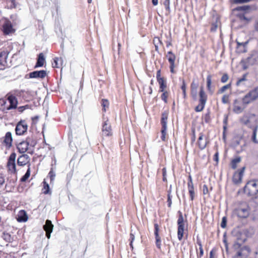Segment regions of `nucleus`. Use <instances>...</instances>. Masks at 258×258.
<instances>
[{"label": "nucleus", "instance_id": "obj_28", "mask_svg": "<svg viewBox=\"0 0 258 258\" xmlns=\"http://www.w3.org/2000/svg\"><path fill=\"white\" fill-rule=\"evenodd\" d=\"M236 42L237 44L236 50L238 52L243 53L246 51V46L247 44V42H240L237 40V39H236Z\"/></svg>", "mask_w": 258, "mask_h": 258}, {"label": "nucleus", "instance_id": "obj_22", "mask_svg": "<svg viewBox=\"0 0 258 258\" xmlns=\"http://www.w3.org/2000/svg\"><path fill=\"white\" fill-rule=\"evenodd\" d=\"M256 124L253 125V126H249V128L252 130V133L249 136L251 141L255 144H258V139L256 138L257 130H258V125L257 124V120L255 119V120Z\"/></svg>", "mask_w": 258, "mask_h": 258}, {"label": "nucleus", "instance_id": "obj_61", "mask_svg": "<svg viewBox=\"0 0 258 258\" xmlns=\"http://www.w3.org/2000/svg\"><path fill=\"white\" fill-rule=\"evenodd\" d=\"M217 25L216 23H212V26L211 28V31L213 32L215 31L217 28Z\"/></svg>", "mask_w": 258, "mask_h": 258}, {"label": "nucleus", "instance_id": "obj_17", "mask_svg": "<svg viewBox=\"0 0 258 258\" xmlns=\"http://www.w3.org/2000/svg\"><path fill=\"white\" fill-rule=\"evenodd\" d=\"M245 169V167H243L234 173L232 179L235 184H239L241 183Z\"/></svg>", "mask_w": 258, "mask_h": 258}, {"label": "nucleus", "instance_id": "obj_19", "mask_svg": "<svg viewBox=\"0 0 258 258\" xmlns=\"http://www.w3.org/2000/svg\"><path fill=\"white\" fill-rule=\"evenodd\" d=\"M256 115L254 113H247L243 114L239 119V121L243 125L249 126H252L250 124L251 122V119L255 117Z\"/></svg>", "mask_w": 258, "mask_h": 258}, {"label": "nucleus", "instance_id": "obj_46", "mask_svg": "<svg viewBox=\"0 0 258 258\" xmlns=\"http://www.w3.org/2000/svg\"><path fill=\"white\" fill-rule=\"evenodd\" d=\"M161 4H163L167 11L170 12V0H161Z\"/></svg>", "mask_w": 258, "mask_h": 258}, {"label": "nucleus", "instance_id": "obj_16", "mask_svg": "<svg viewBox=\"0 0 258 258\" xmlns=\"http://www.w3.org/2000/svg\"><path fill=\"white\" fill-rule=\"evenodd\" d=\"M101 131L103 138L112 136L111 126L108 119L103 122Z\"/></svg>", "mask_w": 258, "mask_h": 258}, {"label": "nucleus", "instance_id": "obj_11", "mask_svg": "<svg viewBox=\"0 0 258 258\" xmlns=\"http://www.w3.org/2000/svg\"><path fill=\"white\" fill-rule=\"evenodd\" d=\"M165 56L167 59L169 63L170 72L172 74H175L176 71L175 69L176 67L175 64L176 56L175 54L172 51H169L165 53Z\"/></svg>", "mask_w": 258, "mask_h": 258}, {"label": "nucleus", "instance_id": "obj_32", "mask_svg": "<svg viewBox=\"0 0 258 258\" xmlns=\"http://www.w3.org/2000/svg\"><path fill=\"white\" fill-rule=\"evenodd\" d=\"M232 89V82H230L228 84L222 86L220 88H219L217 92V94H222L226 92L227 90H231Z\"/></svg>", "mask_w": 258, "mask_h": 258}, {"label": "nucleus", "instance_id": "obj_64", "mask_svg": "<svg viewBox=\"0 0 258 258\" xmlns=\"http://www.w3.org/2000/svg\"><path fill=\"white\" fill-rule=\"evenodd\" d=\"M218 156H219V154H218V152H217L214 155V157H213V160L216 161V162H218Z\"/></svg>", "mask_w": 258, "mask_h": 258}, {"label": "nucleus", "instance_id": "obj_49", "mask_svg": "<svg viewBox=\"0 0 258 258\" xmlns=\"http://www.w3.org/2000/svg\"><path fill=\"white\" fill-rule=\"evenodd\" d=\"M247 75L248 73H245L244 75H243L242 77L241 78H238L237 79V81L236 83V85L237 86H239L242 82L246 80Z\"/></svg>", "mask_w": 258, "mask_h": 258}, {"label": "nucleus", "instance_id": "obj_52", "mask_svg": "<svg viewBox=\"0 0 258 258\" xmlns=\"http://www.w3.org/2000/svg\"><path fill=\"white\" fill-rule=\"evenodd\" d=\"M199 252L198 251V248L196 247V252L198 258H201L204 255V250L203 247L199 248Z\"/></svg>", "mask_w": 258, "mask_h": 258}, {"label": "nucleus", "instance_id": "obj_18", "mask_svg": "<svg viewBox=\"0 0 258 258\" xmlns=\"http://www.w3.org/2000/svg\"><path fill=\"white\" fill-rule=\"evenodd\" d=\"M17 163L19 166L23 167L29 165V167H30V158L28 155L23 154L18 157Z\"/></svg>", "mask_w": 258, "mask_h": 258}, {"label": "nucleus", "instance_id": "obj_43", "mask_svg": "<svg viewBox=\"0 0 258 258\" xmlns=\"http://www.w3.org/2000/svg\"><path fill=\"white\" fill-rule=\"evenodd\" d=\"M231 94V93L225 94L223 95L221 98V101L223 104H229L230 103Z\"/></svg>", "mask_w": 258, "mask_h": 258}, {"label": "nucleus", "instance_id": "obj_42", "mask_svg": "<svg viewBox=\"0 0 258 258\" xmlns=\"http://www.w3.org/2000/svg\"><path fill=\"white\" fill-rule=\"evenodd\" d=\"M250 9V7L248 6H244L238 7L233 9V11H241L244 13L247 12Z\"/></svg>", "mask_w": 258, "mask_h": 258}, {"label": "nucleus", "instance_id": "obj_1", "mask_svg": "<svg viewBox=\"0 0 258 258\" xmlns=\"http://www.w3.org/2000/svg\"><path fill=\"white\" fill-rule=\"evenodd\" d=\"M250 213V207L245 202H239L236 207L232 211V216L238 219L243 220L247 218Z\"/></svg>", "mask_w": 258, "mask_h": 258}, {"label": "nucleus", "instance_id": "obj_13", "mask_svg": "<svg viewBox=\"0 0 258 258\" xmlns=\"http://www.w3.org/2000/svg\"><path fill=\"white\" fill-rule=\"evenodd\" d=\"M247 105L243 103L242 99H236L233 101V111L236 114L242 113Z\"/></svg>", "mask_w": 258, "mask_h": 258}, {"label": "nucleus", "instance_id": "obj_44", "mask_svg": "<svg viewBox=\"0 0 258 258\" xmlns=\"http://www.w3.org/2000/svg\"><path fill=\"white\" fill-rule=\"evenodd\" d=\"M101 105L103 107V108H102L103 111L105 112L106 111V109L108 108L109 106V101L106 99H102Z\"/></svg>", "mask_w": 258, "mask_h": 258}, {"label": "nucleus", "instance_id": "obj_59", "mask_svg": "<svg viewBox=\"0 0 258 258\" xmlns=\"http://www.w3.org/2000/svg\"><path fill=\"white\" fill-rule=\"evenodd\" d=\"M10 7L11 9L15 8L16 7L17 5L16 4V0H10Z\"/></svg>", "mask_w": 258, "mask_h": 258}, {"label": "nucleus", "instance_id": "obj_62", "mask_svg": "<svg viewBox=\"0 0 258 258\" xmlns=\"http://www.w3.org/2000/svg\"><path fill=\"white\" fill-rule=\"evenodd\" d=\"M5 182V179L4 177L2 174H0V187L4 184Z\"/></svg>", "mask_w": 258, "mask_h": 258}, {"label": "nucleus", "instance_id": "obj_58", "mask_svg": "<svg viewBox=\"0 0 258 258\" xmlns=\"http://www.w3.org/2000/svg\"><path fill=\"white\" fill-rule=\"evenodd\" d=\"M28 108H29V105H24V106H19L18 108V111L19 112H22L24 110H25L26 109H28Z\"/></svg>", "mask_w": 258, "mask_h": 258}, {"label": "nucleus", "instance_id": "obj_5", "mask_svg": "<svg viewBox=\"0 0 258 258\" xmlns=\"http://www.w3.org/2000/svg\"><path fill=\"white\" fill-rule=\"evenodd\" d=\"M243 192L248 197H253L258 193V180L247 181L243 188Z\"/></svg>", "mask_w": 258, "mask_h": 258}, {"label": "nucleus", "instance_id": "obj_14", "mask_svg": "<svg viewBox=\"0 0 258 258\" xmlns=\"http://www.w3.org/2000/svg\"><path fill=\"white\" fill-rule=\"evenodd\" d=\"M209 143L208 137L203 132L199 134L197 142V145L200 150H204Z\"/></svg>", "mask_w": 258, "mask_h": 258}, {"label": "nucleus", "instance_id": "obj_27", "mask_svg": "<svg viewBox=\"0 0 258 258\" xmlns=\"http://www.w3.org/2000/svg\"><path fill=\"white\" fill-rule=\"evenodd\" d=\"M198 87V83L193 81L190 84V95L193 99H196L197 94V89Z\"/></svg>", "mask_w": 258, "mask_h": 258}, {"label": "nucleus", "instance_id": "obj_30", "mask_svg": "<svg viewBox=\"0 0 258 258\" xmlns=\"http://www.w3.org/2000/svg\"><path fill=\"white\" fill-rule=\"evenodd\" d=\"M168 117V111H165L162 113L161 118V124L162 127H167V122Z\"/></svg>", "mask_w": 258, "mask_h": 258}, {"label": "nucleus", "instance_id": "obj_31", "mask_svg": "<svg viewBox=\"0 0 258 258\" xmlns=\"http://www.w3.org/2000/svg\"><path fill=\"white\" fill-rule=\"evenodd\" d=\"M45 62V58L44 54L42 53L39 54L37 60V62L35 66V68L41 67L44 65Z\"/></svg>", "mask_w": 258, "mask_h": 258}, {"label": "nucleus", "instance_id": "obj_48", "mask_svg": "<svg viewBox=\"0 0 258 258\" xmlns=\"http://www.w3.org/2000/svg\"><path fill=\"white\" fill-rule=\"evenodd\" d=\"M210 111H208L205 114L203 117V120L206 123H209L211 121Z\"/></svg>", "mask_w": 258, "mask_h": 258}, {"label": "nucleus", "instance_id": "obj_4", "mask_svg": "<svg viewBox=\"0 0 258 258\" xmlns=\"http://www.w3.org/2000/svg\"><path fill=\"white\" fill-rule=\"evenodd\" d=\"M0 30L5 36L11 35L16 32L11 21L5 17L0 19Z\"/></svg>", "mask_w": 258, "mask_h": 258}, {"label": "nucleus", "instance_id": "obj_3", "mask_svg": "<svg viewBox=\"0 0 258 258\" xmlns=\"http://www.w3.org/2000/svg\"><path fill=\"white\" fill-rule=\"evenodd\" d=\"M178 216L177 221V238L181 241L183 237L184 234L187 232L188 222L187 219H184L181 211L178 212Z\"/></svg>", "mask_w": 258, "mask_h": 258}, {"label": "nucleus", "instance_id": "obj_20", "mask_svg": "<svg viewBox=\"0 0 258 258\" xmlns=\"http://www.w3.org/2000/svg\"><path fill=\"white\" fill-rule=\"evenodd\" d=\"M29 139L27 138L25 141H23L17 145V149L19 153L24 154L27 151L29 146Z\"/></svg>", "mask_w": 258, "mask_h": 258}, {"label": "nucleus", "instance_id": "obj_57", "mask_svg": "<svg viewBox=\"0 0 258 258\" xmlns=\"http://www.w3.org/2000/svg\"><path fill=\"white\" fill-rule=\"evenodd\" d=\"M203 193L204 195L209 194V189L206 184H204L203 186Z\"/></svg>", "mask_w": 258, "mask_h": 258}, {"label": "nucleus", "instance_id": "obj_15", "mask_svg": "<svg viewBox=\"0 0 258 258\" xmlns=\"http://www.w3.org/2000/svg\"><path fill=\"white\" fill-rule=\"evenodd\" d=\"M187 186L190 200L192 201L195 198L196 193L192 178L190 174L188 176Z\"/></svg>", "mask_w": 258, "mask_h": 258}, {"label": "nucleus", "instance_id": "obj_33", "mask_svg": "<svg viewBox=\"0 0 258 258\" xmlns=\"http://www.w3.org/2000/svg\"><path fill=\"white\" fill-rule=\"evenodd\" d=\"M27 220L28 216L26 212L24 210L20 211L18 215L17 220L19 222H26Z\"/></svg>", "mask_w": 258, "mask_h": 258}, {"label": "nucleus", "instance_id": "obj_29", "mask_svg": "<svg viewBox=\"0 0 258 258\" xmlns=\"http://www.w3.org/2000/svg\"><path fill=\"white\" fill-rule=\"evenodd\" d=\"M9 52L7 50L0 49V61L1 63H6L7 59L8 56Z\"/></svg>", "mask_w": 258, "mask_h": 258}, {"label": "nucleus", "instance_id": "obj_39", "mask_svg": "<svg viewBox=\"0 0 258 258\" xmlns=\"http://www.w3.org/2000/svg\"><path fill=\"white\" fill-rule=\"evenodd\" d=\"M241 160L240 157H237L233 159L230 163L231 168L233 169H235L237 167V164L241 162Z\"/></svg>", "mask_w": 258, "mask_h": 258}, {"label": "nucleus", "instance_id": "obj_10", "mask_svg": "<svg viewBox=\"0 0 258 258\" xmlns=\"http://www.w3.org/2000/svg\"><path fill=\"white\" fill-rule=\"evenodd\" d=\"M28 125L25 120H20L16 125V135L19 136L25 135L28 130Z\"/></svg>", "mask_w": 258, "mask_h": 258}, {"label": "nucleus", "instance_id": "obj_36", "mask_svg": "<svg viewBox=\"0 0 258 258\" xmlns=\"http://www.w3.org/2000/svg\"><path fill=\"white\" fill-rule=\"evenodd\" d=\"M22 93L23 98L26 101H30L32 100L33 96L30 92L22 91Z\"/></svg>", "mask_w": 258, "mask_h": 258}, {"label": "nucleus", "instance_id": "obj_50", "mask_svg": "<svg viewBox=\"0 0 258 258\" xmlns=\"http://www.w3.org/2000/svg\"><path fill=\"white\" fill-rule=\"evenodd\" d=\"M229 79V76L228 74L227 73H224L222 74V75L221 76L220 81L222 83H226Z\"/></svg>", "mask_w": 258, "mask_h": 258}, {"label": "nucleus", "instance_id": "obj_21", "mask_svg": "<svg viewBox=\"0 0 258 258\" xmlns=\"http://www.w3.org/2000/svg\"><path fill=\"white\" fill-rule=\"evenodd\" d=\"M154 227L156 245L159 249H160L161 248V240L159 235V226L158 224L157 223H155L154 224Z\"/></svg>", "mask_w": 258, "mask_h": 258}, {"label": "nucleus", "instance_id": "obj_2", "mask_svg": "<svg viewBox=\"0 0 258 258\" xmlns=\"http://www.w3.org/2000/svg\"><path fill=\"white\" fill-rule=\"evenodd\" d=\"M156 79L159 85V92L162 93L161 95V98L164 103H167L170 93L169 91L166 90L167 87L166 80L164 77L161 76V70L160 69L157 71Z\"/></svg>", "mask_w": 258, "mask_h": 258}, {"label": "nucleus", "instance_id": "obj_25", "mask_svg": "<svg viewBox=\"0 0 258 258\" xmlns=\"http://www.w3.org/2000/svg\"><path fill=\"white\" fill-rule=\"evenodd\" d=\"M47 75V73L46 71L41 70V71H35L32 72H31L29 74V77L30 78H44Z\"/></svg>", "mask_w": 258, "mask_h": 258}, {"label": "nucleus", "instance_id": "obj_60", "mask_svg": "<svg viewBox=\"0 0 258 258\" xmlns=\"http://www.w3.org/2000/svg\"><path fill=\"white\" fill-rule=\"evenodd\" d=\"M38 116H34L32 117V125H35L38 121Z\"/></svg>", "mask_w": 258, "mask_h": 258}, {"label": "nucleus", "instance_id": "obj_9", "mask_svg": "<svg viewBox=\"0 0 258 258\" xmlns=\"http://www.w3.org/2000/svg\"><path fill=\"white\" fill-rule=\"evenodd\" d=\"M242 63L244 70L247 69L250 66L258 65V52L253 53L249 57L242 60Z\"/></svg>", "mask_w": 258, "mask_h": 258}, {"label": "nucleus", "instance_id": "obj_8", "mask_svg": "<svg viewBox=\"0 0 258 258\" xmlns=\"http://www.w3.org/2000/svg\"><path fill=\"white\" fill-rule=\"evenodd\" d=\"M258 98V87L250 90L245 96L243 97L242 100L243 103L247 105L251 102L254 101Z\"/></svg>", "mask_w": 258, "mask_h": 258}, {"label": "nucleus", "instance_id": "obj_51", "mask_svg": "<svg viewBox=\"0 0 258 258\" xmlns=\"http://www.w3.org/2000/svg\"><path fill=\"white\" fill-rule=\"evenodd\" d=\"M167 127H161V138L162 141H166V138L167 135L166 133Z\"/></svg>", "mask_w": 258, "mask_h": 258}, {"label": "nucleus", "instance_id": "obj_12", "mask_svg": "<svg viewBox=\"0 0 258 258\" xmlns=\"http://www.w3.org/2000/svg\"><path fill=\"white\" fill-rule=\"evenodd\" d=\"M12 134L10 132H8L5 135L0 138L1 146L7 149H9L12 146L13 144Z\"/></svg>", "mask_w": 258, "mask_h": 258}, {"label": "nucleus", "instance_id": "obj_24", "mask_svg": "<svg viewBox=\"0 0 258 258\" xmlns=\"http://www.w3.org/2000/svg\"><path fill=\"white\" fill-rule=\"evenodd\" d=\"M53 228V225L52 224L51 221L49 220H47L45 222V224L43 226V229L46 232V236L49 239L50 237V234L52 231Z\"/></svg>", "mask_w": 258, "mask_h": 258}, {"label": "nucleus", "instance_id": "obj_53", "mask_svg": "<svg viewBox=\"0 0 258 258\" xmlns=\"http://www.w3.org/2000/svg\"><path fill=\"white\" fill-rule=\"evenodd\" d=\"M162 176H163V178H162V180L164 182H167V178H166V175H167V171H166V167H163L162 169Z\"/></svg>", "mask_w": 258, "mask_h": 258}, {"label": "nucleus", "instance_id": "obj_63", "mask_svg": "<svg viewBox=\"0 0 258 258\" xmlns=\"http://www.w3.org/2000/svg\"><path fill=\"white\" fill-rule=\"evenodd\" d=\"M196 243L198 244V245L199 246V248L203 247L202 242L200 239L197 238Z\"/></svg>", "mask_w": 258, "mask_h": 258}, {"label": "nucleus", "instance_id": "obj_38", "mask_svg": "<svg viewBox=\"0 0 258 258\" xmlns=\"http://www.w3.org/2000/svg\"><path fill=\"white\" fill-rule=\"evenodd\" d=\"M31 168L29 165L28 166V168L25 174L20 178V181L22 182H26L30 176Z\"/></svg>", "mask_w": 258, "mask_h": 258}, {"label": "nucleus", "instance_id": "obj_41", "mask_svg": "<svg viewBox=\"0 0 258 258\" xmlns=\"http://www.w3.org/2000/svg\"><path fill=\"white\" fill-rule=\"evenodd\" d=\"M172 189L171 186L169 188V189L167 190V206L168 208H171L172 205V196L171 195Z\"/></svg>", "mask_w": 258, "mask_h": 258}, {"label": "nucleus", "instance_id": "obj_26", "mask_svg": "<svg viewBox=\"0 0 258 258\" xmlns=\"http://www.w3.org/2000/svg\"><path fill=\"white\" fill-rule=\"evenodd\" d=\"M63 64V60L61 57H55L53 58L52 66L53 68L62 69Z\"/></svg>", "mask_w": 258, "mask_h": 258}, {"label": "nucleus", "instance_id": "obj_23", "mask_svg": "<svg viewBox=\"0 0 258 258\" xmlns=\"http://www.w3.org/2000/svg\"><path fill=\"white\" fill-rule=\"evenodd\" d=\"M8 100L10 103V105L8 107V109H15L17 108L18 104L17 99L16 96L12 94H8Z\"/></svg>", "mask_w": 258, "mask_h": 258}, {"label": "nucleus", "instance_id": "obj_35", "mask_svg": "<svg viewBox=\"0 0 258 258\" xmlns=\"http://www.w3.org/2000/svg\"><path fill=\"white\" fill-rule=\"evenodd\" d=\"M206 83H207V89L209 93H211L212 94L213 93V90L212 87V76L211 75H209L207 76Z\"/></svg>", "mask_w": 258, "mask_h": 258}, {"label": "nucleus", "instance_id": "obj_34", "mask_svg": "<svg viewBox=\"0 0 258 258\" xmlns=\"http://www.w3.org/2000/svg\"><path fill=\"white\" fill-rule=\"evenodd\" d=\"M2 237L6 242L8 243H12L14 241V238L12 235L6 231H4L2 233Z\"/></svg>", "mask_w": 258, "mask_h": 258}, {"label": "nucleus", "instance_id": "obj_37", "mask_svg": "<svg viewBox=\"0 0 258 258\" xmlns=\"http://www.w3.org/2000/svg\"><path fill=\"white\" fill-rule=\"evenodd\" d=\"M236 16L239 20L242 23V25H245L250 20V19L246 18L244 14H238Z\"/></svg>", "mask_w": 258, "mask_h": 258}, {"label": "nucleus", "instance_id": "obj_45", "mask_svg": "<svg viewBox=\"0 0 258 258\" xmlns=\"http://www.w3.org/2000/svg\"><path fill=\"white\" fill-rule=\"evenodd\" d=\"M181 89L182 91V94H183V97L184 99H186V83H185V81L184 80H182V84H181Z\"/></svg>", "mask_w": 258, "mask_h": 258}, {"label": "nucleus", "instance_id": "obj_6", "mask_svg": "<svg viewBox=\"0 0 258 258\" xmlns=\"http://www.w3.org/2000/svg\"><path fill=\"white\" fill-rule=\"evenodd\" d=\"M199 97V103L195 108V111L197 112H201L204 110L208 100V95L203 86L200 87Z\"/></svg>", "mask_w": 258, "mask_h": 258}, {"label": "nucleus", "instance_id": "obj_54", "mask_svg": "<svg viewBox=\"0 0 258 258\" xmlns=\"http://www.w3.org/2000/svg\"><path fill=\"white\" fill-rule=\"evenodd\" d=\"M48 175L50 177V181H52L54 180V177L55 176V174L53 171V169L51 168L50 171H49L48 173Z\"/></svg>", "mask_w": 258, "mask_h": 258}, {"label": "nucleus", "instance_id": "obj_55", "mask_svg": "<svg viewBox=\"0 0 258 258\" xmlns=\"http://www.w3.org/2000/svg\"><path fill=\"white\" fill-rule=\"evenodd\" d=\"M192 132V136L191 139V144L194 143L196 141V130L195 128H192L191 130Z\"/></svg>", "mask_w": 258, "mask_h": 258}, {"label": "nucleus", "instance_id": "obj_47", "mask_svg": "<svg viewBox=\"0 0 258 258\" xmlns=\"http://www.w3.org/2000/svg\"><path fill=\"white\" fill-rule=\"evenodd\" d=\"M43 193L45 195L50 194L49 186L48 183H46L45 181L43 182Z\"/></svg>", "mask_w": 258, "mask_h": 258}, {"label": "nucleus", "instance_id": "obj_7", "mask_svg": "<svg viewBox=\"0 0 258 258\" xmlns=\"http://www.w3.org/2000/svg\"><path fill=\"white\" fill-rule=\"evenodd\" d=\"M16 154L12 152L8 158L6 164V168L9 173L11 174H17V170L16 164Z\"/></svg>", "mask_w": 258, "mask_h": 258}, {"label": "nucleus", "instance_id": "obj_56", "mask_svg": "<svg viewBox=\"0 0 258 258\" xmlns=\"http://www.w3.org/2000/svg\"><path fill=\"white\" fill-rule=\"evenodd\" d=\"M227 223V218L226 217H223L222 219V222L221 223V227L223 228H224L226 226Z\"/></svg>", "mask_w": 258, "mask_h": 258}, {"label": "nucleus", "instance_id": "obj_40", "mask_svg": "<svg viewBox=\"0 0 258 258\" xmlns=\"http://www.w3.org/2000/svg\"><path fill=\"white\" fill-rule=\"evenodd\" d=\"M153 43L155 45V50L156 51H158V50H159V48H158L159 45H163V43H162L161 39L158 37H154L153 40Z\"/></svg>", "mask_w": 258, "mask_h": 258}]
</instances>
